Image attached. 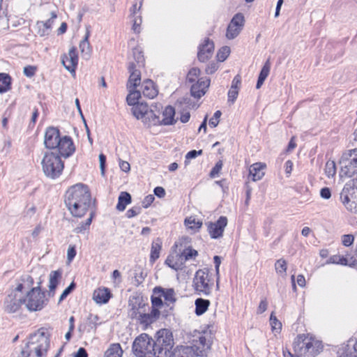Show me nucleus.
<instances>
[{
    "mask_svg": "<svg viewBox=\"0 0 357 357\" xmlns=\"http://www.w3.org/2000/svg\"><path fill=\"white\" fill-rule=\"evenodd\" d=\"M128 70L130 73L129 79L127 84L128 89L133 88V89H136V87L139 85L141 82V73L135 63L130 62L128 66Z\"/></svg>",
    "mask_w": 357,
    "mask_h": 357,
    "instance_id": "nucleus-20",
    "label": "nucleus"
},
{
    "mask_svg": "<svg viewBox=\"0 0 357 357\" xmlns=\"http://www.w3.org/2000/svg\"><path fill=\"white\" fill-rule=\"evenodd\" d=\"M61 271L60 270L53 271L50 274L49 278V295L54 296L55 289L61 278Z\"/></svg>",
    "mask_w": 357,
    "mask_h": 357,
    "instance_id": "nucleus-29",
    "label": "nucleus"
},
{
    "mask_svg": "<svg viewBox=\"0 0 357 357\" xmlns=\"http://www.w3.org/2000/svg\"><path fill=\"white\" fill-rule=\"evenodd\" d=\"M266 165L261 162H256L252 165L249 168V176L253 181L261 180L264 174Z\"/></svg>",
    "mask_w": 357,
    "mask_h": 357,
    "instance_id": "nucleus-23",
    "label": "nucleus"
},
{
    "mask_svg": "<svg viewBox=\"0 0 357 357\" xmlns=\"http://www.w3.org/2000/svg\"><path fill=\"white\" fill-rule=\"evenodd\" d=\"M270 324L272 331L275 333H280L282 329V323L277 319L273 312L270 316Z\"/></svg>",
    "mask_w": 357,
    "mask_h": 357,
    "instance_id": "nucleus-42",
    "label": "nucleus"
},
{
    "mask_svg": "<svg viewBox=\"0 0 357 357\" xmlns=\"http://www.w3.org/2000/svg\"><path fill=\"white\" fill-rule=\"evenodd\" d=\"M154 340L146 333H142L134 340L132 349L136 357H167L172 349L174 340L167 329L158 331Z\"/></svg>",
    "mask_w": 357,
    "mask_h": 357,
    "instance_id": "nucleus-1",
    "label": "nucleus"
},
{
    "mask_svg": "<svg viewBox=\"0 0 357 357\" xmlns=\"http://www.w3.org/2000/svg\"><path fill=\"white\" fill-rule=\"evenodd\" d=\"M111 298V292L106 287L96 289L93 294V298L96 303L99 304L107 303Z\"/></svg>",
    "mask_w": 357,
    "mask_h": 357,
    "instance_id": "nucleus-25",
    "label": "nucleus"
},
{
    "mask_svg": "<svg viewBox=\"0 0 357 357\" xmlns=\"http://www.w3.org/2000/svg\"><path fill=\"white\" fill-rule=\"evenodd\" d=\"M93 218V214L91 213L90 216L85 220V222H81L75 229L74 231L77 234L84 233L85 231L89 229Z\"/></svg>",
    "mask_w": 357,
    "mask_h": 357,
    "instance_id": "nucleus-41",
    "label": "nucleus"
},
{
    "mask_svg": "<svg viewBox=\"0 0 357 357\" xmlns=\"http://www.w3.org/2000/svg\"><path fill=\"white\" fill-rule=\"evenodd\" d=\"M23 304L30 312L41 310L47 304L45 292L41 291L39 286L31 289L23 296Z\"/></svg>",
    "mask_w": 357,
    "mask_h": 357,
    "instance_id": "nucleus-8",
    "label": "nucleus"
},
{
    "mask_svg": "<svg viewBox=\"0 0 357 357\" xmlns=\"http://www.w3.org/2000/svg\"><path fill=\"white\" fill-rule=\"evenodd\" d=\"M213 261L215 264V272L216 275L218 276L217 281H216V287L217 289H219V268L221 264V258L219 256H215L213 257Z\"/></svg>",
    "mask_w": 357,
    "mask_h": 357,
    "instance_id": "nucleus-52",
    "label": "nucleus"
},
{
    "mask_svg": "<svg viewBox=\"0 0 357 357\" xmlns=\"http://www.w3.org/2000/svg\"><path fill=\"white\" fill-rule=\"evenodd\" d=\"M153 291L155 295L162 296L167 303H174L176 301L175 292L173 289L156 287L153 289Z\"/></svg>",
    "mask_w": 357,
    "mask_h": 357,
    "instance_id": "nucleus-28",
    "label": "nucleus"
},
{
    "mask_svg": "<svg viewBox=\"0 0 357 357\" xmlns=\"http://www.w3.org/2000/svg\"><path fill=\"white\" fill-rule=\"evenodd\" d=\"M65 204L73 216H84L91 205L88 187L82 183L71 186L66 192Z\"/></svg>",
    "mask_w": 357,
    "mask_h": 357,
    "instance_id": "nucleus-3",
    "label": "nucleus"
},
{
    "mask_svg": "<svg viewBox=\"0 0 357 357\" xmlns=\"http://www.w3.org/2000/svg\"><path fill=\"white\" fill-rule=\"evenodd\" d=\"M153 292L154 291H153ZM162 297V296L155 295L153 293V295L151 296V309H158L159 310V308L163 305Z\"/></svg>",
    "mask_w": 357,
    "mask_h": 357,
    "instance_id": "nucleus-46",
    "label": "nucleus"
},
{
    "mask_svg": "<svg viewBox=\"0 0 357 357\" xmlns=\"http://www.w3.org/2000/svg\"><path fill=\"white\" fill-rule=\"evenodd\" d=\"M184 225L188 229L195 232L202 227V221L197 220L194 216H190L185 219Z\"/></svg>",
    "mask_w": 357,
    "mask_h": 357,
    "instance_id": "nucleus-34",
    "label": "nucleus"
},
{
    "mask_svg": "<svg viewBox=\"0 0 357 357\" xmlns=\"http://www.w3.org/2000/svg\"><path fill=\"white\" fill-rule=\"evenodd\" d=\"M61 63L68 71L75 74V70L78 64V55L75 47H70L68 54H63L61 56Z\"/></svg>",
    "mask_w": 357,
    "mask_h": 357,
    "instance_id": "nucleus-16",
    "label": "nucleus"
},
{
    "mask_svg": "<svg viewBox=\"0 0 357 357\" xmlns=\"http://www.w3.org/2000/svg\"><path fill=\"white\" fill-rule=\"evenodd\" d=\"M221 114L222 113H214L213 116L210 119L208 124L211 128H215L218 126Z\"/></svg>",
    "mask_w": 357,
    "mask_h": 357,
    "instance_id": "nucleus-57",
    "label": "nucleus"
},
{
    "mask_svg": "<svg viewBox=\"0 0 357 357\" xmlns=\"http://www.w3.org/2000/svg\"><path fill=\"white\" fill-rule=\"evenodd\" d=\"M202 150H199V151L192 150V151H189L185 155V165H188V160L195 158L197 156L202 155Z\"/></svg>",
    "mask_w": 357,
    "mask_h": 357,
    "instance_id": "nucleus-54",
    "label": "nucleus"
},
{
    "mask_svg": "<svg viewBox=\"0 0 357 357\" xmlns=\"http://www.w3.org/2000/svg\"><path fill=\"white\" fill-rule=\"evenodd\" d=\"M75 288V284L73 282L67 288L63 290L59 299V303H61L62 301H63L74 290Z\"/></svg>",
    "mask_w": 357,
    "mask_h": 357,
    "instance_id": "nucleus-51",
    "label": "nucleus"
},
{
    "mask_svg": "<svg viewBox=\"0 0 357 357\" xmlns=\"http://www.w3.org/2000/svg\"><path fill=\"white\" fill-rule=\"evenodd\" d=\"M56 17V15L52 13V17L51 19L47 20L46 22H38L37 26L38 28L43 27L46 29V31H50L53 23V20Z\"/></svg>",
    "mask_w": 357,
    "mask_h": 357,
    "instance_id": "nucleus-49",
    "label": "nucleus"
},
{
    "mask_svg": "<svg viewBox=\"0 0 357 357\" xmlns=\"http://www.w3.org/2000/svg\"><path fill=\"white\" fill-rule=\"evenodd\" d=\"M193 287L199 295L208 296L211 294L213 287V280L212 275L207 269H199L195 273L193 278Z\"/></svg>",
    "mask_w": 357,
    "mask_h": 357,
    "instance_id": "nucleus-7",
    "label": "nucleus"
},
{
    "mask_svg": "<svg viewBox=\"0 0 357 357\" xmlns=\"http://www.w3.org/2000/svg\"><path fill=\"white\" fill-rule=\"evenodd\" d=\"M176 113H132L137 120L141 121L146 127L159 125H172L176 121L174 119Z\"/></svg>",
    "mask_w": 357,
    "mask_h": 357,
    "instance_id": "nucleus-5",
    "label": "nucleus"
},
{
    "mask_svg": "<svg viewBox=\"0 0 357 357\" xmlns=\"http://www.w3.org/2000/svg\"><path fill=\"white\" fill-rule=\"evenodd\" d=\"M276 272L280 275H285L287 271V262L283 259H280L275 264Z\"/></svg>",
    "mask_w": 357,
    "mask_h": 357,
    "instance_id": "nucleus-44",
    "label": "nucleus"
},
{
    "mask_svg": "<svg viewBox=\"0 0 357 357\" xmlns=\"http://www.w3.org/2000/svg\"><path fill=\"white\" fill-rule=\"evenodd\" d=\"M227 225V218L220 216L216 222H208L207 230L211 238H218L222 236L225 228Z\"/></svg>",
    "mask_w": 357,
    "mask_h": 357,
    "instance_id": "nucleus-15",
    "label": "nucleus"
},
{
    "mask_svg": "<svg viewBox=\"0 0 357 357\" xmlns=\"http://www.w3.org/2000/svg\"><path fill=\"white\" fill-rule=\"evenodd\" d=\"M76 255L75 246L70 245L67 251V259L68 261H71Z\"/></svg>",
    "mask_w": 357,
    "mask_h": 357,
    "instance_id": "nucleus-64",
    "label": "nucleus"
},
{
    "mask_svg": "<svg viewBox=\"0 0 357 357\" xmlns=\"http://www.w3.org/2000/svg\"><path fill=\"white\" fill-rule=\"evenodd\" d=\"M64 158H68L75 151L73 142L71 137L68 136H63L60 139L59 144L56 148Z\"/></svg>",
    "mask_w": 357,
    "mask_h": 357,
    "instance_id": "nucleus-18",
    "label": "nucleus"
},
{
    "mask_svg": "<svg viewBox=\"0 0 357 357\" xmlns=\"http://www.w3.org/2000/svg\"><path fill=\"white\" fill-rule=\"evenodd\" d=\"M295 354L300 357H312V335L310 333L299 334L293 343Z\"/></svg>",
    "mask_w": 357,
    "mask_h": 357,
    "instance_id": "nucleus-10",
    "label": "nucleus"
},
{
    "mask_svg": "<svg viewBox=\"0 0 357 357\" xmlns=\"http://www.w3.org/2000/svg\"><path fill=\"white\" fill-rule=\"evenodd\" d=\"M130 202V195L127 192H121L118 199L116 209L119 211H123L126 209V206L129 204Z\"/></svg>",
    "mask_w": 357,
    "mask_h": 357,
    "instance_id": "nucleus-33",
    "label": "nucleus"
},
{
    "mask_svg": "<svg viewBox=\"0 0 357 357\" xmlns=\"http://www.w3.org/2000/svg\"><path fill=\"white\" fill-rule=\"evenodd\" d=\"M162 248V241L160 238H157L151 244V261H155L160 257V252Z\"/></svg>",
    "mask_w": 357,
    "mask_h": 357,
    "instance_id": "nucleus-38",
    "label": "nucleus"
},
{
    "mask_svg": "<svg viewBox=\"0 0 357 357\" xmlns=\"http://www.w3.org/2000/svg\"><path fill=\"white\" fill-rule=\"evenodd\" d=\"M197 255L198 252L196 250L188 247L185 248L180 254H176L175 256H169L165 263L172 269L179 271L183 268L187 261L195 259Z\"/></svg>",
    "mask_w": 357,
    "mask_h": 357,
    "instance_id": "nucleus-9",
    "label": "nucleus"
},
{
    "mask_svg": "<svg viewBox=\"0 0 357 357\" xmlns=\"http://www.w3.org/2000/svg\"><path fill=\"white\" fill-rule=\"evenodd\" d=\"M36 70L37 68L34 66H26L24 68L23 73L27 77H32L35 75Z\"/></svg>",
    "mask_w": 357,
    "mask_h": 357,
    "instance_id": "nucleus-53",
    "label": "nucleus"
},
{
    "mask_svg": "<svg viewBox=\"0 0 357 357\" xmlns=\"http://www.w3.org/2000/svg\"><path fill=\"white\" fill-rule=\"evenodd\" d=\"M42 167L47 177L56 178L61 174L64 165L58 155L54 153H46L42 160Z\"/></svg>",
    "mask_w": 357,
    "mask_h": 357,
    "instance_id": "nucleus-6",
    "label": "nucleus"
},
{
    "mask_svg": "<svg viewBox=\"0 0 357 357\" xmlns=\"http://www.w3.org/2000/svg\"><path fill=\"white\" fill-rule=\"evenodd\" d=\"M340 199L347 210L357 213V187L346 185L340 192Z\"/></svg>",
    "mask_w": 357,
    "mask_h": 357,
    "instance_id": "nucleus-12",
    "label": "nucleus"
},
{
    "mask_svg": "<svg viewBox=\"0 0 357 357\" xmlns=\"http://www.w3.org/2000/svg\"><path fill=\"white\" fill-rule=\"evenodd\" d=\"M324 348L321 341L314 340V356L320 354Z\"/></svg>",
    "mask_w": 357,
    "mask_h": 357,
    "instance_id": "nucleus-59",
    "label": "nucleus"
},
{
    "mask_svg": "<svg viewBox=\"0 0 357 357\" xmlns=\"http://www.w3.org/2000/svg\"><path fill=\"white\" fill-rule=\"evenodd\" d=\"M11 77L6 73H0V93L7 92L10 89Z\"/></svg>",
    "mask_w": 357,
    "mask_h": 357,
    "instance_id": "nucleus-39",
    "label": "nucleus"
},
{
    "mask_svg": "<svg viewBox=\"0 0 357 357\" xmlns=\"http://www.w3.org/2000/svg\"><path fill=\"white\" fill-rule=\"evenodd\" d=\"M211 335L206 331H195L190 346L169 349L167 357H204L211 349Z\"/></svg>",
    "mask_w": 357,
    "mask_h": 357,
    "instance_id": "nucleus-2",
    "label": "nucleus"
},
{
    "mask_svg": "<svg viewBox=\"0 0 357 357\" xmlns=\"http://www.w3.org/2000/svg\"><path fill=\"white\" fill-rule=\"evenodd\" d=\"M268 303L266 301V298H264L261 300L260 303L258 306L257 313V314H262L267 310Z\"/></svg>",
    "mask_w": 357,
    "mask_h": 357,
    "instance_id": "nucleus-58",
    "label": "nucleus"
},
{
    "mask_svg": "<svg viewBox=\"0 0 357 357\" xmlns=\"http://www.w3.org/2000/svg\"><path fill=\"white\" fill-rule=\"evenodd\" d=\"M222 163L221 161L218 162L211 171L210 175L211 177H215L221 170Z\"/></svg>",
    "mask_w": 357,
    "mask_h": 357,
    "instance_id": "nucleus-60",
    "label": "nucleus"
},
{
    "mask_svg": "<svg viewBox=\"0 0 357 357\" xmlns=\"http://www.w3.org/2000/svg\"><path fill=\"white\" fill-rule=\"evenodd\" d=\"M142 18L140 16L135 17L132 20V30L135 33L140 32V25L142 24Z\"/></svg>",
    "mask_w": 357,
    "mask_h": 357,
    "instance_id": "nucleus-55",
    "label": "nucleus"
},
{
    "mask_svg": "<svg viewBox=\"0 0 357 357\" xmlns=\"http://www.w3.org/2000/svg\"><path fill=\"white\" fill-rule=\"evenodd\" d=\"M160 316V311L158 309H151L150 313L139 312L138 320L144 325H149L155 321Z\"/></svg>",
    "mask_w": 357,
    "mask_h": 357,
    "instance_id": "nucleus-27",
    "label": "nucleus"
},
{
    "mask_svg": "<svg viewBox=\"0 0 357 357\" xmlns=\"http://www.w3.org/2000/svg\"><path fill=\"white\" fill-rule=\"evenodd\" d=\"M326 264H334L351 266L356 265L357 264V261L354 257H348L347 255H334L327 259Z\"/></svg>",
    "mask_w": 357,
    "mask_h": 357,
    "instance_id": "nucleus-22",
    "label": "nucleus"
},
{
    "mask_svg": "<svg viewBox=\"0 0 357 357\" xmlns=\"http://www.w3.org/2000/svg\"><path fill=\"white\" fill-rule=\"evenodd\" d=\"M129 94L127 96L126 100L129 105L135 106V109L132 112H138L137 106L142 102H139L138 100L141 98V93L139 91L133 89V88L128 89Z\"/></svg>",
    "mask_w": 357,
    "mask_h": 357,
    "instance_id": "nucleus-32",
    "label": "nucleus"
},
{
    "mask_svg": "<svg viewBox=\"0 0 357 357\" xmlns=\"http://www.w3.org/2000/svg\"><path fill=\"white\" fill-rule=\"evenodd\" d=\"M138 112H160L163 106L160 102L152 104L150 107L146 103L142 102L138 106Z\"/></svg>",
    "mask_w": 357,
    "mask_h": 357,
    "instance_id": "nucleus-40",
    "label": "nucleus"
},
{
    "mask_svg": "<svg viewBox=\"0 0 357 357\" xmlns=\"http://www.w3.org/2000/svg\"><path fill=\"white\" fill-rule=\"evenodd\" d=\"M325 173L326 176L330 178L333 177L336 174V165L334 161L333 160H328L326 163L325 166Z\"/></svg>",
    "mask_w": 357,
    "mask_h": 357,
    "instance_id": "nucleus-43",
    "label": "nucleus"
},
{
    "mask_svg": "<svg viewBox=\"0 0 357 357\" xmlns=\"http://www.w3.org/2000/svg\"><path fill=\"white\" fill-rule=\"evenodd\" d=\"M200 70L198 68H193L188 73L187 79L190 82H194L199 75Z\"/></svg>",
    "mask_w": 357,
    "mask_h": 357,
    "instance_id": "nucleus-50",
    "label": "nucleus"
},
{
    "mask_svg": "<svg viewBox=\"0 0 357 357\" xmlns=\"http://www.w3.org/2000/svg\"><path fill=\"white\" fill-rule=\"evenodd\" d=\"M245 24L244 16L242 13H236L229 22L226 33V37L229 40L236 38L242 31Z\"/></svg>",
    "mask_w": 357,
    "mask_h": 357,
    "instance_id": "nucleus-13",
    "label": "nucleus"
},
{
    "mask_svg": "<svg viewBox=\"0 0 357 357\" xmlns=\"http://www.w3.org/2000/svg\"><path fill=\"white\" fill-rule=\"evenodd\" d=\"M34 283L33 278L29 275H24L21 277L20 282L14 289L18 294H22L23 291H29L31 289H33Z\"/></svg>",
    "mask_w": 357,
    "mask_h": 357,
    "instance_id": "nucleus-24",
    "label": "nucleus"
},
{
    "mask_svg": "<svg viewBox=\"0 0 357 357\" xmlns=\"http://www.w3.org/2000/svg\"><path fill=\"white\" fill-rule=\"evenodd\" d=\"M238 94V89L234 88H230L228 92V100L234 102L235 99H236Z\"/></svg>",
    "mask_w": 357,
    "mask_h": 357,
    "instance_id": "nucleus-63",
    "label": "nucleus"
},
{
    "mask_svg": "<svg viewBox=\"0 0 357 357\" xmlns=\"http://www.w3.org/2000/svg\"><path fill=\"white\" fill-rule=\"evenodd\" d=\"M210 79L206 77L199 79L197 83L192 84L191 86L190 91L192 96L197 98H200L203 96L210 85Z\"/></svg>",
    "mask_w": 357,
    "mask_h": 357,
    "instance_id": "nucleus-19",
    "label": "nucleus"
},
{
    "mask_svg": "<svg viewBox=\"0 0 357 357\" xmlns=\"http://www.w3.org/2000/svg\"><path fill=\"white\" fill-rule=\"evenodd\" d=\"M218 63H211L208 65V66L206 68V73L207 74H213L218 69Z\"/></svg>",
    "mask_w": 357,
    "mask_h": 357,
    "instance_id": "nucleus-62",
    "label": "nucleus"
},
{
    "mask_svg": "<svg viewBox=\"0 0 357 357\" xmlns=\"http://www.w3.org/2000/svg\"><path fill=\"white\" fill-rule=\"evenodd\" d=\"M50 336L47 330L43 328L31 334L22 350V357H46L50 344Z\"/></svg>",
    "mask_w": 357,
    "mask_h": 357,
    "instance_id": "nucleus-4",
    "label": "nucleus"
},
{
    "mask_svg": "<svg viewBox=\"0 0 357 357\" xmlns=\"http://www.w3.org/2000/svg\"><path fill=\"white\" fill-rule=\"evenodd\" d=\"M340 176L351 177L357 173V149L349 151L348 155L342 156L340 160Z\"/></svg>",
    "mask_w": 357,
    "mask_h": 357,
    "instance_id": "nucleus-11",
    "label": "nucleus"
},
{
    "mask_svg": "<svg viewBox=\"0 0 357 357\" xmlns=\"http://www.w3.org/2000/svg\"><path fill=\"white\" fill-rule=\"evenodd\" d=\"M141 213V208L139 206H135L129 209L126 212V216L128 218H132Z\"/></svg>",
    "mask_w": 357,
    "mask_h": 357,
    "instance_id": "nucleus-56",
    "label": "nucleus"
},
{
    "mask_svg": "<svg viewBox=\"0 0 357 357\" xmlns=\"http://www.w3.org/2000/svg\"><path fill=\"white\" fill-rule=\"evenodd\" d=\"M158 90L152 80L146 79L144 81L142 84V93L144 96L153 98L158 95Z\"/></svg>",
    "mask_w": 357,
    "mask_h": 357,
    "instance_id": "nucleus-30",
    "label": "nucleus"
},
{
    "mask_svg": "<svg viewBox=\"0 0 357 357\" xmlns=\"http://www.w3.org/2000/svg\"><path fill=\"white\" fill-rule=\"evenodd\" d=\"M270 69H271V65H270L269 61L268 60L264 63V65L262 67V68L261 70V72L259 73V77H258V80H257V84H256V88L257 89H259L261 86V85L264 84L265 79H266V77L269 75Z\"/></svg>",
    "mask_w": 357,
    "mask_h": 357,
    "instance_id": "nucleus-36",
    "label": "nucleus"
},
{
    "mask_svg": "<svg viewBox=\"0 0 357 357\" xmlns=\"http://www.w3.org/2000/svg\"><path fill=\"white\" fill-rule=\"evenodd\" d=\"M133 55L137 62V63H135L137 68L143 66L144 59L142 52L139 50L135 49L133 50Z\"/></svg>",
    "mask_w": 357,
    "mask_h": 357,
    "instance_id": "nucleus-47",
    "label": "nucleus"
},
{
    "mask_svg": "<svg viewBox=\"0 0 357 357\" xmlns=\"http://www.w3.org/2000/svg\"><path fill=\"white\" fill-rule=\"evenodd\" d=\"M61 138L59 130L57 128H48L45 134L44 144L45 147L49 149H56L59 144Z\"/></svg>",
    "mask_w": 357,
    "mask_h": 357,
    "instance_id": "nucleus-17",
    "label": "nucleus"
},
{
    "mask_svg": "<svg viewBox=\"0 0 357 357\" xmlns=\"http://www.w3.org/2000/svg\"><path fill=\"white\" fill-rule=\"evenodd\" d=\"M337 357H357V351L353 345V340L342 344L337 351Z\"/></svg>",
    "mask_w": 357,
    "mask_h": 357,
    "instance_id": "nucleus-26",
    "label": "nucleus"
},
{
    "mask_svg": "<svg viewBox=\"0 0 357 357\" xmlns=\"http://www.w3.org/2000/svg\"><path fill=\"white\" fill-rule=\"evenodd\" d=\"M195 304L196 314L202 315L208 310L210 301L206 299L199 298L195 300Z\"/></svg>",
    "mask_w": 357,
    "mask_h": 357,
    "instance_id": "nucleus-35",
    "label": "nucleus"
},
{
    "mask_svg": "<svg viewBox=\"0 0 357 357\" xmlns=\"http://www.w3.org/2000/svg\"><path fill=\"white\" fill-rule=\"evenodd\" d=\"M213 50L214 45L213 41L206 39L204 43L199 47L197 54L199 60L202 62H205L212 56Z\"/></svg>",
    "mask_w": 357,
    "mask_h": 357,
    "instance_id": "nucleus-21",
    "label": "nucleus"
},
{
    "mask_svg": "<svg viewBox=\"0 0 357 357\" xmlns=\"http://www.w3.org/2000/svg\"><path fill=\"white\" fill-rule=\"evenodd\" d=\"M23 305V296L14 290L6 297L4 301V310L8 313H15Z\"/></svg>",
    "mask_w": 357,
    "mask_h": 357,
    "instance_id": "nucleus-14",
    "label": "nucleus"
},
{
    "mask_svg": "<svg viewBox=\"0 0 357 357\" xmlns=\"http://www.w3.org/2000/svg\"><path fill=\"white\" fill-rule=\"evenodd\" d=\"M342 244L345 247H349L354 242V236L352 234H344L341 236Z\"/></svg>",
    "mask_w": 357,
    "mask_h": 357,
    "instance_id": "nucleus-48",
    "label": "nucleus"
},
{
    "mask_svg": "<svg viewBox=\"0 0 357 357\" xmlns=\"http://www.w3.org/2000/svg\"><path fill=\"white\" fill-rule=\"evenodd\" d=\"M89 32L87 31L84 38L79 43V49L83 59L88 60L91 54V48L89 42Z\"/></svg>",
    "mask_w": 357,
    "mask_h": 357,
    "instance_id": "nucleus-31",
    "label": "nucleus"
},
{
    "mask_svg": "<svg viewBox=\"0 0 357 357\" xmlns=\"http://www.w3.org/2000/svg\"><path fill=\"white\" fill-rule=\"evenodd\" d=\"M230 54V48L228 46L221 47L217 53V59L219 61L222 62L229 56Z\"/></svg>",
    "mask_w": 357,
    "mask_h": 357,
    "instance_id": "nucleus-45",
    "label": "nucleus"
},
{
    "mask_svg": "<svg viewBox=\"0 0 357 357\" xmlns=\"http://www.w3.org/2000/svg\"><path fill=\"white\" fill-rule=\"evenodd\" d=\"M123 350L118 343L112 344L105 352L104 357H121Z\"/></svg>",
    "mask_w": 357,
    "mask_h": 357,
    "instance_id": "nucleus-37",
    "label": "nucleus"
},
{
    "mask_svg": "<svg viewBox=\"0 0 357 357\" xmlns=\"http://www.w3.org/2000/svg\"><path fill=\"white\" fill-rule=\"evenodd\" d=\"M99 162H100V169L101 174L103 176L105 174V163H106V156L103 153H100L99 155Z\"/></svg>",
    "mask_w": 357,
    "mask_h": 357,
    "instance_id": "nucleus-61",
    "label": "nucleus"
}]
</instances>
